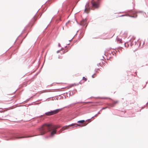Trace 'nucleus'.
Returning <instances> with one entry per match:
<instances>
[{
	"label": "nucleus",
	"mask_w": 148,
	"mask_h": 148,
	"mask_svg": "<svg viewBox=\"0 0 148 148\" xmlns=\"http://www.w3.org/2000/svg\"><path fill=\"white\" fill-rule=\"evenodd\" d=\"M54 126L51 124H45L42 125L41 127L38 129L39 132V135H42L45 134L47 130L49 131H51Z\"/></svg>",
	"instance_id": "nucleus-1"
},
{
	"label": "nucleus",
	"mask_w": 148,
	"mask_h": 148,
	"mask_svg": "<svg viewBox=\"0 0 148 148\" xmlns=\"http://www.w3.org/2000/svg\"><path fill=\"white\" fill-rule=\"evenodd\" d=\"M59 109H56L55 110L48 112L45 113V114L48 116L51 115L56 114L60 111Z\"/></svg>",
	"instance_id": "nucleus-2"
},
{
	"label": "nucleus",
	"mask_w": 148,
	"mask_h": 148,
	"mask_svg": "<svg viewBox=\"0 0 148 148\" xmlns=\"http://www.w3.org/2000/svg\"><path fill=\"white\" fill-rule=\"evenodd\" d=\"M74 125H75V127H77V126H82L80 125H79V124H72L69 125L68 126H65V127H63L62 128V129H61L62 131L63 130H65L68 129V128L69 126H74Z\"/></svg>",
	"instance_id": "nucleus-3"
},
{
	"label": "nucleus",
	"mask_w": 148,
	"mask_h": 148,
	"mask_svg": "<svg viewBox=\"0 0 148 148\" xmlns=\"http://www.w3.org/2000/svg\"><path fill=\"white\" fill-rule=\"evenodd\" d=\"M80 25L83 26L86 25V27L87 26V20L86 19H84L80 22Z\"/></svg>",
	"instance_id": "nucleus-4"
},
{
	"label": "nucleus",
	"mask_w": 148,
	"mask_h": 148,
	"mask_svg": "<svg viewBox=\"0 0 148 148\" xmlns=\"http://www.w3.org/2000/svg\"><path fill=\"white\" fill-rule=\"evenodd\" d=\"M90 10L89 4L88 3H87L85 6V9L84 10V12L86 13H88L89 12Z\"/></svg>",
	"instance_id": "nucleus-5"
},
{
	"label": "nucleus",
	"mask_w": 148,
	"mask_h": 148,
	"mask_svg": "<svg viewBox=\"0 0 148 148\" xmlns=\"http://www.w3.org/2000/svg\"><path fill=\"white\" fill-rule=\"evenodd\" d=\"M92 5L93 7L95 8H97L99 7V4L95 2H92Z\"/></svg>",
	"instance_id": "nucleus-6"
},
{
	"label": "nucleus",
	"mask_w": 148,
	"mask_h": 148,
	"mask_svg": "<svg viewBox=\"0 0 148 148\" xmlns=\"http://www.w3.org/2000/svg\"><path fill=\"white\" fill-rule=\"evenodd\" d=\"M56 130H54L51 133V135H53V134H56Z\"/></svg>",
	"instance_id": "nucleus-7"
},
{
	"label": "nucleus",
	"mask_w": 148,
	"mask_h": 148,
	"mask_svg": "<svg viewBox=\"0 0 148 148\" xmlns=\"http://www.w3.org/2000/svg\"><path fill=\"white\" fill-rule=\"evenodd\" d=\"M85 121L84 120H80L78 121H77V123H83L85 122Z\"/></svg>",
	"instance_id": "nucleus-8"
},
{
	"label": "nucleus",
	"mask_w": 148,
	"mask_h": 148,
	"mask_svg": "<svg viewBox=\"0 0 148 148\" xmlns=\"http://www.w3.org/2000/svg\"><path fill=\"white\" fill-rule=\"evenodd\" d=\"M122 41V40L121 39L118 38H117V41L119 43H121Z\"/></svg>",
	"instance_id": "nucleus-9"
},
{
	"label": "nucleus",
	"mask_w": 148,
	"mask_h": 148,
	"mask_svg": "<svg viewBox=\"0 0 148 148\" xmlns=\"http://www.w3.org/2000/svg\"><path fill=\"white\" fill-rule=\"evenodd\" d=\"M137 14L138 13H136V14H134V15H132L130 16L132 17H136L138 15Z\"/></svg>",
	"instance_id": "nucleus-10"
},
{
	"label": "nucleus",
	"mask_w": 148,
	"mask_h": 148,
	"mask_svg": "<svg viewBox=\"0 0 148 148\" xmlns=\"http://www.w3.org/2000/svg\"><path fill=\"white\" fill-rule=\"evenodd\" d=\"M108 106L111 107H113L114 106V105L113 103H112V104H109Z\"/></svg>",
	"instance_id": "nucleus-11"
},
{
	"label": "nucleus",
	"mask_w": 148,
	"mask_h": 148,
	"mask_svg": "<svg viewBox=\"0 0 148 148\" xmlns=\"http://www.w3.org/2000/svg\"><path fill=\"white\" fill-rule=\"evenodd\" d=\"M118 103V101H116L114 102L113 103L114 104V105L116 103Z\"/></svg>",
	"instance_id": "nucleus-12"
},
{
	"label": "nucleus",
	"mask_w": 148,
	"mask_h": 148,
	"mask_svg": "<svg viewBox=\"0 0 148 148\" xmlns=\"http://www.w3.org/2000/svg\"><path fill=\"white\" fill-rule=\"evenodd\" d=\"M82 79L83 80H84L85 81H86L87 80V79L85 78L84 77H83Z\"/></svg>",
	"instance_id": "nucleus-13"
},
{
	"label": "nucleus",
	"mask_w": 148,
	"mask_h": 148,
	"mask_svg": "<svg viewBox=\"0 0 148 148\" xmlns=\"http://www.w3.org/2000/svg\"><path fill=\"white\" fill-rule=\"evenodd\" d=\"M24 137H16V138L19 139V138H24Z\"/></svg>",
	"instance_id": "nucleus-14"
},
{
	"label": "nucleus",
	"mask_w": 148,
	"mask_h": 148,
	"mask_svg": "<svg viewBox=\"0 0 148 148\" xmlns=\"http://www.w3.org/2000/svg\"><path fill=\"white\" fill-rule=\"evenodd\" d=\"M108 108V107H106L105 108H102V109L103 110V109H105L106 108Z\"/></svg>",
	"instance_id": "nucleus-15"
},
{
	"label": "nucleus",
	"mask_w": 148,
	"mask_h": 148,
	"mask_svg": "<svg viewBox=\"0 0 148 148\" xmlns=\"http://www.w3.org/2000/svg\"><path fill=\"white\" fill-rule=\"evenodd\" d=\"M97 103L96 105H100V104H99V103Z\"/></svg>",
	"instance_id": "nucleus-16"
},
{
	"label": "nucleus",
	"mask_w": 148,
	"mask_h": 148,
	"mask_svg": "<svg viewBox=\"0 0 148 148\" xmlns=\"http://www.w3.org/2000/svg\"><path fill=\"white\" fill-rule=\"evenodd\" d=\"M94 75H93L92 76V78H94L95 77V76H94Z\"/></svg>",
	"instance_id": "nucleus-17"
},
{
	"label": "nucleus",
	"mask_w": 148,
	"mask_h": 148,
	"mask_svg": "<svg viewBox=\"0 0 148 148\" xmlns=\"http://www.w3.org/2000/svg\"><path fill=\"white\" fill-rule=\"evenodd\" d=\"M75 84H73L72 85V86H71V87L72 86H75Z\"/></svg>",
	"instance_id": "nucleus-18"
},
{
	"label": "nucleus",
	"mask_w": 148,
	"mask_h": 148,
	"mask_svg": "<svg viewBox=\"0 0 148 148\" xmlns=\"http://www.w3.org/2000/svg\"><path fill=\"white\" fill-rule=\"evenodd\" d=\"M107 98H104V99H107Z\"/></svg>",
	"instance_id": "nucleus-19"
},
{
	"label": "nucleus",
	"mask_w": 148,
	"mask_h": 148,
	"mask_svg": "<svg viewBox=\"0 0 148 148\" xmlns=\"http://www.w3.org/2000/svg\"><path fill=\"white\" fill-rule=\"evenodd\" d=\"M34 20H35V18H34Z\"/></svg>",
	"instance_id": "nucleus-20"
},
{
	"label": "nucleus",
	"mask_w": 148,
	"mask_h": 148,
	"mask_svg": "<svg viewBox=\"0 0 148 148\" xmlns=\"http://www.w3.org/2000/svg\"><path fill=\"white\" fill-rule=\"evenodd\" d=\"M86 125H86H84V126H85V125Z\"/></svg>",
	"instance_id": "nucleus-21"
}]
</instances>
